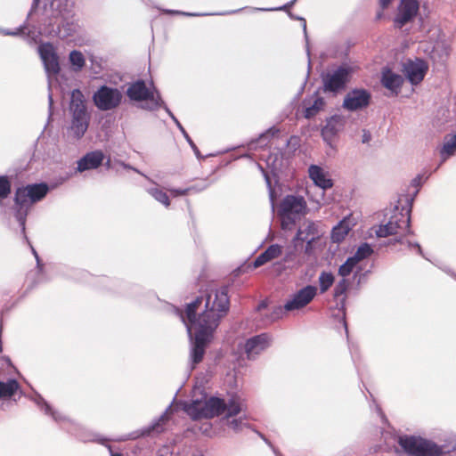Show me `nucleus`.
Instances as JSON below:
<instances>
[{"label": "nucleus", "mask_w": 456, "mask_h": 456, "mask_svg": "<svg viewBox=\"0 0 456 456\" xmlns=\"http://www.w3.org/2000/svg\"><path fill=\"white\" fill-rule=\"evenodd\" d=\"M399 444L404 452L413 456H439L443 453L441 446L433 441L417 436H400Z\"/></svg>", "instance_id": "5"}, {"label": "nucleus", "mask_w": 456, "mask_h": 456, "mask_svg": "<svg viewBox=\"0 0 456 456\" xmlns=\"http://www.w3.org/2000/svg\"><path fill=\"white\" fill-rule=\"evenodd\" d=\"M164 109L168 113V115L171 117V118L175 121L177 127L181 130L182 134H183V131H185V129L183 126V125L181 124V122L179 121V119L176 118V117L173 114V112H171V110L168 109V107L164 106Z\"/></svg>", "instance_id": "43"}, {"label": "nucleus", "mask_w": 456, "mask_h": 456, "mask_svg": "<svg viewBox=\"0 0 456 456\" xmlns=\"http://www.w3.org/2000/svg\"><path fill=\"white\" fill-rule=\"evenodd\" d=\"M243 409V402L239 396H232L227 405L225 419L226 425L230 427V428L238 432V430H241L247 427V423L244 419H232L234 415L239 414Z\"/></svg>", "instance_id": "11"}, {"label": "nucleus", "mask_w": 456, "mask_h": 456, "mask_svg": "<svg viewBox=\"0 0 456 456\" xmlns=\"http://www.w3.org/2000/svg\"><path fill=\"white\" fill-rule=\"evenodd\" d=\"M126 94L131 101L144 102L142 107L145 110H158L165 105L159 93L156 90L153 84L147 86L144 80H136L128 85Z\"/></svg>", "instance_id": "4"}, {"label": "nucleus", "mask_w": 456, "mask_h": 456, "mask_svg": "<svg viewBox=\"0 0 456 456\" xmlns=\"http://www.w3.org/2000/svg\"><path fill=\"white\" fill-rule=\"evenodd\" d=\"M371 140V134L368 130H363L362 134V142L366 143Z\"/></svg>", "instance_id": "46"}, {"label": "nucleus", "mask_w": 456, "mask_h": 456, "mask_svg": "<svg viewBox=\"0 0 456 456\" xmlns=\"http://www.w3.org/2000/svg\"><path fill=\"white\" fill-rule=\"evenodd\" d=\"M304 116L306 118H312V117L316 116L320 110H323L325 101L322 97H320V95L314 94L310 98L304 100Z\"/></svg>", "instance_id": "23"}, {"label": "nucleus", "mask_w": 456, "mask_h": 456, "mask_svg": "<svg viewBox=\"0 0 456 456\" xmlns=\"http://www.w3.org/2000/svg\"><path fill=\"white\" fill-rule=\"evenodd\" d=\"M228 403L220 398H210L205 401V418L216 417L224 412L226 414Z\"/></svg>", "instance_id": "26"}, {"label": "nucleus", "mask_w": 456, "mask_h": 456, "mask_svg": "<svg viewBox=\"0 0 456 456\" xmlns=\"http://www.w3.org/2000/svg\"><path fill=\"white\" fill-rule=\"evenodd\" d=\"M302 20H303V21H304V25H303V28H304V31H305V33L306 34V30H307V25H306V23H305V19H302Z\"/></svg>", "instance_id": "55"}, {"label": "nucleus", "mask_w": 456, "mask_h": 456, "mask_svg": "<svg viewBox=\"0 0 456 456\" xmlns=\"http://www.w3.org/2000/svg\"><path fill=\"white\" fill-rule=\"evenodd\" d=\"M61 0H53L50 3V8L53 11V12H56V17H58V15L61 16V20L58 24L56 29L48 30V33L56 34L59 37H66L75 33L77 25L73 23V21H68L65 20L63 14L64 9L61 4Z\"/></svg>", "instance_id": "14"}, {"label": "nucleus", "mask_w": 456, "mask_h": 456, "mask_svg": "<svg viewBox=\"0 0 456 456\" xmlns=\"http://www.w3.org/2000/svg\"><path fill=\"white\" fill-rule=\"evenodd\" d=\"M456 152V134L454 135L446 136L444 140V145L440 151L441 158L443 160H446L447 158Z\"/></svg>", "instance_id": "29"}, {"label": "nucleus", "mask_w": 456, "mask_h": 456, "mask_svg": "<svg viewBox=\"0 0 456 456\" xmlns=\"http://www.w3.org/2000/svg\"><path fill=\"white\" fill-rule=\"evenodd\" d=\"M38 53L45 65L46 74L48 76L58 74L60 62L54 46L51 44L40 45L38 46Z\"/></svg>", "instance_id": "13"}, {"label": "nucleus", "mask_w": 456, "mask_h": 456, "mask_svg": "<svg viewBox=\"0 0 456 456\" xmlns=\"http://www.w3.org/2000/svg\"><path fill=\"white\" fill-rule=\"evenodd\" d=\"M103 159L104 155L102 151H90L89 153L86 154L82 159L77 161V170H79V172H84V170L97 168V167L101 166Z\"/></svg>", "instance_id": "22"}, {"label": "nucleus", "mask_w": 456, "mask_h": 456, "mask_svg": "<svg viewBox=\"0 0 456 456\" xmlns=\"http://www.w3.org/2000/svg\"><path fill=\"white\" fill-rule=\"evenodd\" d=\"M48 190V186L45 183H35L34 185L20 187L16 191L15 202L20 207L16 213V218L23 232L25 231L28 207L44 199Z\"/></svg>", "instance_id": "2"}, {"label": "nucleus", "mask_w": 456, "mask_h": 456, "mask_svg": "<svg viewBox=\"0 0 456 456\" xmlns=\"http://www.w3.org/2000/svg\"><path fill=\"white\" fill-rule=\"evenodd\" d=\"M356 263L354 260V255L347 258L346 262L342 264L338 268V275L344 276L347 279V276L354 270Z\"/></svg>", "instance_id": "36"}, {"label": "nucleus", "mask_w": 456, "mask_h": 456, "mask_svg": "<svg viewBox=\"0 0 456 456\" xmlns=\"http://www.w3.org/2000/svg\"><path fill=\"white\" fill-rule=\"evenodd\" d=\"M10 183L5 177H0V199H4L10 193Z\"/></svg>", "instance_id": "39"}, {"label": "nucleus", "mask_w": 456, "mask_h": 456, "mask_svg": "<svg viewBox=\"0 0 456 456\" xmlns=\"http://www.w3.org/2000/svg\"><path fill=\"white\" fill-rule=\"evenodd\" d=\"M94 105L100 110H112L119 107L124 99V94L118 88L110 86H101L93 94Z\"/></svg>", "instance_id": "6"}, {"label": "nucleus", "mask_w": 456, "mask_h": 456, "mask_svg": "<svg viewBox=\"0 0 456 456\" xmlns=\"http://www.w3.org/2000/svg\"><path fill=\"white\" fill-rule=\"evenodd\" d=\"M111 456H120L119 454H112Z\"/></svg>", "instance_id": "58"}, {"label": "nucleus", "mask_w": 456, "mask_h": 456, "mask_svg": "<svg viewBox=\"0 0 456 456\" xmlns=\"http://www.w3.org/2000/svg\"><path fill=\"white\" fill-rule=\"evenodd\" d=\"M345 125V121L341 116H332L327 119L326 125L322 129V135L327 142L330 143L333 137L342 131Z\"/></svg>", "instance_id": "20"}, {"label": "nucleus", "mask_w": 456, "mask_h": 456, "mask_svg": "<svg viewBox=\"0 0 456 456\" xmlns=\"http://www.w3.org/2000/svg\"><path fill=\"white\" fill-rule=\"evenodd\" d=\"M148 193L151 195L157 201H159L161 204L165 206L170 205V200L168 199V196L167 192L164 191V190L159 189V187H150V189L147 190Z\"/></svg>", "instance_id": "34"}, {"label": "nucleus", "mask_w": 456, "mask_h": 456, "mask_svg": "<svg viewBox=\"0 0 456 456\" xmlns=\"http://www.w3.org/2000/svg\"><path fill=\"white\" fill-rule=\"evenodd\" d=\"M169 191L173 196H180L186 195V193L189 191V189H170Z\"/></svg>", "instance_id": "44"}, {"label": "nucleus", "mask_w": 456, "mask_h": 456, "mask_svg": "<svg viewBox=\"0 0 456 456\" xmlns=\"http://www.w3.org/2000/svg\"><path fill=\"white\" fill-rule=\"evenodd\" d=\"M309 177L313 180L314 184L322 190H326L333 186V182L325 169L317 165H312L308 168Z\"/></svg>", "instance_id": "19"}, {"label": "nucleus", "mask_w": 456, "mask_h": 456, "mask_svg": "<svg viewBox=\"0 0 456 456\" xmlns=\"http://www.w3.org/2000/svg\"><path fill=\"white\" fill-rule=\"evenodd\" d=\"M265 307H266L265 302H261L260 305H258V309L265 308Z\"/></svg>", "instance_id": "54"}, {"label": "nucleus", "mask_w": 456, "mask_h": 456, "mask_svg": "<svg viewBox=\"0 0 456 456\" xmlns=\"http://www.w3.org/2000/svg\"><path fill=\"white\" fill-rule=\"evenodd\" d=\"M428 69V64L421 59L407 60L403 63V71L410 83L413 85L422 81Z\"/></svg>", "instance_id": "12"}, {"label": "nucleus", "mask_w": 456, "mask_h": 456, "mask_svg": "<svg viewBox=\"0 0 456 456\" xmlns=\"http://www.w3.org/2000/svg\"><path fill=\"white\" fill-rule=\"evenodd\" d=\"M391 2L392 0H380V4L383 8H386L389 4H391Z\"/></svg>", "instance_id": "49"}, {"label": "nucleus", "mask_w": 456, "mask_h": 456, "mask_svg": "<svg viewBox=\"0 0 456 456\" xmlns=\"http://www.w3.org/2000/svg\"><path fill=\"white\" fill-rule=\"evenodd\" d=\"M39 4V0H34V1H33V5H34V6H35V4Z\"/></svg>", "instance_id": "57"}, {"label": "nucleus", "mask_w": 456, "mask_h": 456, "mask_svg": "<svg viewBox=\"0 0 456 456\" xmlns=\"http://www.w3.org/2000/svg\"><path fill=\"white\" fill-rule=\"evenodd\" d=\"M35 402L38 404V405H42L46 412V414H52V416L53 417V419L55 420H60L61 419V416L60 414H57L55 413V411H53V409L50 407L49 404H47L46 402H45L43 396L41 395H37L35 397Z\"/></svg>", "instance_id": "37"}, {"label": "nucleus", "mask_w": 456, "mask_h": 456, "mask_svg": "<svg viewBox=\"0 0 456 456\" xmlns=\"http://www.w3.org/2000/svg\"><path fill=\"white\" fill-rule=\"evenodd\" d=\"M48 101H49V106H50V108H51V107H52V105H53V95H52V94H49V95H48Z\"/></svg>", "instance_id": "52"}, {"label": "nucleus", "mask_w": 456, "mask_h": 456, "mask_svg": "<svg viewBox=\"0 0 456 456\" xmlns=\"http://www.w3.org/2000/svg\"><path fill=\"white\" fill-rule=\"evenodd\" d=\"M419 3L418 0H401L395 16V25L397 28L411 21L418 15Z\"/></svg>", "instance_id": "10"}, {"label": "nucleus", "mask_w": 456, "mask_h": 456, "mask_svg": "<svg viewBox=\"0 0 456 456\" xmlns=\"http://www.w3.org/2000/svg\"><path fill=\"white\" fill-rule=\"evenodd\" d=\"M451 47L447 44H437L434 47V51L432 53V57L436 60V58L438 59V61H444L447 60V58L450 55Z\"/></svg>", "instance_id": "32"}, {"label": "nucleus", "mask_w": 456, "mask_h": 456, "mask_svg": "<svg viewBox=\"0 0 456 456\" xmlns=\"http://www.w3.org/2000/svg\"><path fill=\"white\" fill-rule=\"evenodd\" d=\"M183 137L186 138V140L188 141L191 148L192 149L194 154H196V156L198 158H200V151L197 147V145L195 144V142H193V140L191 139V137H190L189 134L187 133V131H183Z\"/></svg>", "instance_id": "41"}, {"label": "nucleus", "mask_w": 456, "mask_h": 456, "mask_svg": "<svg viewBox=\"0 0 456 456\" xmlns=\"http://www.w3.org/2000/svg\"><path fill=\"white\" fill-rule=\"evenodd\" d=\"M202 300L197 298L191 302L187 306L185 316L181 315L191 338L194 331L191 353L193 364L200 363L203 359L206 346L209 343L221 318L225 316L230 305L229 296L225 289L211 290L205 298L204 311L197 316Z\"/></svg>", "instance_id": "1"}, {"label": "nucleus", "mask_w": 456, "mask_h": 456, "mask_svg": "<svg viewBox=\"0 0 456 456\" xmlns=\"http://www.w3.org/2000/svg\"><path fill=\"white\" fill-rule=\"evenodd\" d=\"M265 178L266 180V183H267V185L269 188V198L271 200V208H272V210L274 211V200H275L274 192H273V190L272 189L271 181H270L269 177L267 176V175H265Z\"/></svg>", "instance_id": "42"}, {"label": "nucleus", "mask_w": 456, "mask_h": 456, "mask_svg": "<svg viewBox=\"0 0 456 456\" xmlns=\"http://www.w3.org/2000/svg\"><path fill=\"white\" fill-rule=\"evenodd\" d=\"M183 14L189 16H195V14H192V12H183Z\"/></svg>", "instance_id": "56"}, {"label": "nucleus", "mask_w": 456, "mask_h": 456, "mask_svg": "<svg viewBox=\"0 0 456 456\" xmlns=\"http://www.w3.org/2000/svg\"><path fill=\"white\" fill-rule=\"evenodd\" d=\"M270 344V335L265 333L255 335V337L249 338L247 340L244 345V350L248 358H254V356L259 354V353L266 349Z\"/></svg>", "instance_id": "17"}, {"label": "nucleus", "mask_w": 456, "mask_h": 456, "mask_svg": "<svg viewBox=\"0 0 456 456\" xmlns=\"http://www.w3.org/2000/svg\"><path fill=\"white\" fill-rule=\"evenodd\" d=\"M297 0H293L291 1L288 5H285L286 7L287 6H292V4H294V3L296 2ZM285 6H283V8H285ZM278 10H282V7H279Z\"/></svg>", "instance_id": "53"}, {"label": "nucleus", "mask_w": 456, "mask_h": 456, "mask_svg": "<svg viewBox=\"0 0 456 456\" xmlns=\"http://www.w3.org/2000/svg\"><path fill=\"white\" fill-rule=\"evenodd\" d=\"M19 388V383H17L14 379H10L9 380L0 381V399L2 397H10L12 395L16 393Z\"/></svg>", "instance_id": "30"}, {"label": "nucleus", "mask_w": 456, "mask_h": 456, "mask_svg": "<svg viewBox=\"0 0 456 456\" xmlns=\"http://www.w3.org/2000/svg\"><path fill=\"white\" fill-rule=\"evenodd\" d=\"M184 411L193 419L205 418V401H193L191 403H187V404H184Z\"/></svg>", "instance_id": "28"}, {"label": "nucleus", "mask_w": 456, "mask_h": 456, "mask_svg": "<svg viewBox=\"0 0 456 456\" xmlns=\"http://www.w3.org/2000/svg\"><path fill=\"white\" fill-rule=\"evenodd\" d=\"M350 68L341 66L336 70L330 71L323 77V84L325 90L329 92H338L344 89L350 77Z\"/></svg>", "instance_id": "9"}, {"label": "nucleus", "mask_w": 456, "mask_h": 456, "mask_svg": "<svg viewBox=\"0 0 456 456\" xmlns=\"http://www.w3.org/2000/svg\"><path fill=\"white\" fill-rule=\"evenodd\" d=\"M69 111L71 114L88 111L86 109L85 94L83 92L79 91V89H74L71 92Z\"/></svg>", "instance_id": "27"}, {"label": "nucleus", "mask_w": 456, "mask_h": 456, "mask_svg": "<svg viewBox=\"0 0 456 456\" xmlns=\"http://www.w3.org/2000/svg\"><path fill=\"white\" fill-rule=\"evenodd\" d=\"M356 218L349 214L345 216L335 227L332 229L330 237L333 241H342L347 235L353 226L356 225Z\"/></svg>", "instance_id": "18"}, {"label": "nucleus", "mask_w": 456, "mask_h": 456, "mask_svg": "<svg viewBox=\"0 0 456 456\" xmlns=\"http://www.w3.org/2000/svg\"><path fill=\"white\" fill-rule=\"evenodd\" d=\"M319 237V232L317 231V224L315 222L304 221L297 229V232L295 238L292 240L294 243V248L296 249L299 241H306L305 251L309 252L311 244L316 238Z\"/></svg>", "instance_id": "15"}, {"label": "nucleus", "mask_w": 456, "mask_h": 456, "mask_svg": "<svg viewBox=\"0 0 456 456\" xmlns=\"http://www.w3.org/2000/svg\"><path fill=\"white\" fill-rule=\"evenodd\" d=\"M409 246H412V243H410V242H409ZM414 246L417 248L418 252H419V253H421V252H422V250H421V247H420V245H419V243H415V244H414Z\"/></svg>", "instance_id": "50"}, {"label": "nucleus", "mask_w": 456, "mask_h": 456, "mask_svg": "<svg viewBox=\"0 0 456 456\" xmlns=\"http://www.w3.org/2000/svg\"><path fill=\"white\" fill-rule=\"evenodd\" d=\"M267 11H270V7H267Z\"/></svg>", "instance_id": "59"}, {"label": "nucleus", "mask_w": 456, "mask_h": 456, "mask_svg": "<svg viewBox=\"0 0 456 456\" xmlns=\"http://www.w3.org/2000/svg\"><path fill=\"white\" fill-rule=\"evenodd\" d=\"M334 275L330 272H322L319 275V286L322 293L330 289V288L334 284Z\"/></svg>", "instance_id": "33"}, {"label": "nucleus", "mask_w": 456, "mask_h": 456, "mask_svg": "<svg viewBox=\"0 0 456 456\" xmlns=\"http://www.w3.org/2000/svg\"><path fill=\"white\" fill-rule=\"evenodd\" d=\"M403 231L410 232L409 212L395 214L387 223L379 227L376 234L378 237H387V235L398 234V232Z\"/></svg>", "instance_id": "8"}, {"label": "nucleus", "mask_w": 456, "mask_h": 456, "mask_svg": "<svg viewBox=\"0 0 456 456\" xmlns=\"http://www.w3.org/2000/svg\"><path fill=\"white\" fill-rule=\"evenodd\" d=\"M69 62L72 64L75 71H80L85 66L86 58L80 51L73 50L69 53Z\"/></svg>", "instance_id": "31"}, {"label": "nucleus", "mask_w": 456, "mask_h": 456, "mask_svg": "<svg viewBox=\"0 0 456 456\" xmlns=\"http://www.w3.org/2000/svg\"><path fill=\"white\" fill-rule=\"evenodd\" d=\"M307 211V204L303 196L288 195L281 200L279 215L283 231H291L298 217Z\"/></svg>", "instance_id": "3"}, {"label": "nucleus", "mask_w": 456, "mask_h": 456, "mask_svg": "<svg viewBox=\"0 0 456 456\" xmlns=\"http://www.w3.org/2000/svg\"><path fill=\"white\" fill-rule=\"evenodd\" d=\"M32 253H33L34 256L37 258V262L39 263V256H38L37 251L35 250V248H32Z\"/></svg>", "instance_id": "51"}, {"label": "nucleus", "mask_w": 456, "mask_h": 456, "mask_svg": "<svg viewBox=\"0 0 456 456\" xmlns=\"http://www.w3.org/2000/svg\"><path fill=\"white\" fill-rule=\"evenodd\" d=\"M90 115L88 112L74 113L71 115L70 130L77 138L83 137L89 126Z\"/></svg>", "instance_id": "21"}, {"label": "nucleus", "mask_w": 456, "mask_h": 456, "mask_svg": "<svg viewBox=\"0 0 456 456\" xmlns=\"http://www.w3.org/2000/svg\"><path fill=\"white\" fill-rule=\"evenodd\" d=\"M21 29H15V30H7V29H2L0 28V33L5 34V35H18L20 34Z\"/></svg>", "instance_id": "48"}, {"label": "nucleus", "mask_w": 456, "mask_h": 456, "mask_svg": "<svg viewBox=\"0 0 456 456\" xmlns=\"http://www.w3.org/2000/svg\"><path fill=\"white\" fill-rule=\"evenodd\" d=\"M294 258H295V251L290 250V248H288V250L286 251V253L284 255L283 261L285 263H288V261L294 260Z\"/></svg>", "instance_id": "45"}, {"label": "nucleus", "mask_w": 456, "mask_h": 456, "mask_svg": "<svg viewBox=\"0 0 456 456\" xmlns=\"http://www.w3.org/2000/svg\"><path fill=\"white\" fill-rule=\"evenodd\" d=\"M370 99V94L364 89H354L347 93L346 95L343 106L349 110H361V108L367 107Z\"/></svg>", "instance_id": "16"}, {"label": "nucleus", "mask_w": 456, "mask_h": 456, "mask_svg": "<svg viewBox=\"0 0 456 456\" xmlns=\"http://www.w3.org/2000/svg\"><path fill=\"white\" fill-rule=\"evenodd\" d=\"M317 290L318 289L315 286H305L297 290L296 293L286 301L283 307L276 308V315L278 316V314H282L283 311H298V309L306 307L317 296Z\"/></svg>", "instance_id": "7"}, {"label": "nucleus", "mask_w": 456, "mask_h": 456, "mask_svg": "<svg viewBox=\"0 0 456 456\" xmlns=\"http://www.w3.org/2000/svg\"><path fill=\"white\" fill-rule=\"evenodd\" d=\"M403 82L402 75L387 69L382 73V85L394 94H398Z\"/></svg>", "instance_id": "24"}, {"label": "nucleus", "mask_w": 456, "mask_h": 456, "mask_svg": "<svg viewBox=\"0 0 456 456\" xmlns=\"http://www.w3.org/2000/svg\"><path fill=\"white\" fill-rule=\"evenodd\" d=\"M168 411H169V410H167L166 411H164V413L159 417L158 421L153 423V425L151 426L152 430H155V432H161V430H163V428H160V425H161V423H164V421L167 419Z\"/></svg>", "instance_id": "40"}, {"label": "nucleus", "mask_w": 456, "mask_h": 456, "mask_svg": "<svg viewBox=\"0 0 456 456\" xmlns=\"http://www.w3.org/2000/svg\"><path fill=\"white\" fill-rule=\"evenodd\" d=\"M371 253H373L371 246L369 245V243H362L354 255L355 265L359 264L360 261L364 260V258L369 257Z\"/></svg>", "instance_id": "35"}, {"label": "nucleus", "mask_w": 456, "mask_h": 456, "mask_svg": "<svg viewBox=\"0 0 456 456\" xmlns=\"http://www.w3.org/2000/svg\"><path fill=\"white\" fill-rule=\"evenodd\" d=\"M274 132H275V131H274V130H273V128H271V129H270V130H268L266 133L262 134L259 136V138H258L259 142H262V141H265V138H268V137H270V136H273V134H274Z\"/></svg>", "instance_id": "47"}, {"label": "nucleus", "mask_w": 456, "mask_h": 456, "mask_svg": "<svg viewBox=\"0 0 456 456\" xmlns=\"http://www.w3.org/2000/svg\"><path fill=\"white\" fill-rule=\"evenodd\" d=\"M349 281L346 280V278L342 277L341 281H338V283L335 286L334 289V296L336 298H338V297L343 296V294L346 293L348 286Z\"/></svg>", "instance_id": "38"}, {"label": "nucleus", "mask_w": 456, "mask_h": 456, "mask_svg": "<svg viewBox=\"0 0 456 456\" xmlns=\"http://www.w3.org/2000/svg\"><path fill=\"white\" fill-rule=\"evenodd\" d=\"M283 252V248L278 243H273L270 245L264 252H262L256 258L254 262L255 267L261 266V265L269 263V261L273 260V258L280 257Z\"/></svg>", "instance_id": "25"}]
</instances>
